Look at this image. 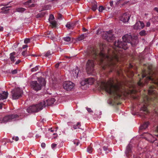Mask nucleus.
Listing matches in <instances>:
<instances>
[{
    "label": "nucleus",
    "instance_id": "obj_2",
    "mask_svg": "<svg viewBox=\"0 0 158 158\" xmlns=\"http://www.w3.org/2000/svg\"><path fill=\"white\" fill-rule=\"evenodd\" d=\"M145 84L148 85V90L144 91L145 93L143 96V102L145 105L141 108V110L144 112L145 114L148 113L147 106L150 104H152L156 107L158 102V78L153 75L150 68L149 71L146 70H142V78H139V81L135 85L132 86L133 89L131 90V94L136 93L139 91V88H141Z\"/></svg>",
    "mask_w": 158,
    "mask_h": 158
},
{
    "label": "nucleus",
    "instance_id": "obj_35",
    "mask_svg": "<svg viewBox=\"0 0 158 158\" xmlns=\"http://www.w3.org/2000/svg\"><path fill=\"white\" fill-rule=\"evenodd\" d=\"M22 54L23 56H27L29 55V54L27 53V52L25 51H23L22 52Z\"/></svg>",
    "mask_w": 158,
    "mask_h": 158
},
{
    "label": "nucleus",
    "instance_id": "obj_62",
    "mask_svg": "<svg viewBox=\"0 0 158 158\" xmlns=\"http://www.w3.org/2000/svg\"><path fill=\"white\" fill-rule=\"evenodd\" d=\"M117 73L118 75H119L120 74V73L119 71H118Z\"/></svg>",
    "mask_w": 158,
    "mask_h": 158
},
{
    "label": "nucleus",
    "instance_id": "obj_57",
    "mask_svg": "<svg viewBox=\"0 0 158 158\" xmlns=\"http://www.w3.org/2000/svg\"><path fill=\"white\" fill-rule=\"evenodd\" d=\"M10 2H9L7 4H2L1 6H6L9 5V3H10Z\"/></svg>",
    "mask_w": 158,
    "mask_h": 158
},
{
    "label": "nucleus",
    "instance_id": "obj_34",
    "mask_svg": "<svg viewBox=\"0 0 158 158\" xmlns=\"http://www.w3.org/2000/svg\"><path fill=\"white\" fill-rule=\"evenodd\" d=\"M63 39L64 41L68 42L71 40V38L68 36L64 38Z\"/></svg>",
    "mask_w": 158,
    "mask_h": 158
},
{
    "label": "nucleus",
    "instance_id": "obj_51",
    "mask_svg": "<svg viewBox=\"0 0 158 158\" xmlns=\"http://www.w3.org/2000/svg\"><path fill=\"white\" fill-rule=\"evenodd\" d=\"M87 110L88 112H92V110H91V108H87Z\"/></svg>",
    "mask_w": 158,
    "mask_h": 158
},
{
    "label": "nucleus",
    "instance_id": "obj_14",
    "mask_svg": "<svg viewBox=\"0 0 158 158\" xmlns=\"http://www.w3.org/2000/svg\"><path fill=\"white\" fill-rule=\"evenodd\" d=\"M35 0H29L27 2H25L23 3V5L26 6L27 8H31L34 7L35 6V4L32 3L31 4V3L34 2Z\"/></svg>",
    "mask_w": 158,
    "mask_h": 158
},
{
    "label": "nucleus",
    "instance_id": "obj_12",
    "mask_svg": "<svg viewBox=\"0 0 158 158\" xmlns=\"http://www.w3.org/2000/svg\"><path fill=\"white\" fill-rule=\"evenodd\" d=\"M132 147L131 144L130 143H129L127 147L125 153L127 157L129 158L132 156L131 148Z\"/></svg>",
    "mask_w": 158,
    "mask_h": 158
},
{
    "label": "nucleus",
    "instance_id": "obj_50",
    "mask_svg": "<svg viewBox=\"0 0 158 158\" xmlns=\"http://www.w3.org/2000/svg\"><path fill=\"white\" fill-rule=\"evenodd\" d=\"M41 146L43 148H44L45 146V144L44 143H42L41 144Z\"/></svg>",
    "mask_w": 158,
    "mask_h": 158
},
{
    "label": "nucleus",
    "instance_id": "obj_23",
    "mask_svg": "<svg viewBox=\"0 0 158 158\" xmlns=\"http://www.w3.org/2000/svg\"><path fill=\"white\" fill-rule=\"evenodd\" d=\"M97 3L95 2L93 5L92 7V9L93 11H94L97 9Z\"/></svg>",
    "mask_w": 158,
    "mask_h": 158
},
{
    "label": "nucleus",
    "instance_id": "obj_41",
    "mask_svg": "<svg viewBox=\"0 0 158 158\" xmlns=\"http://www.w3.org/2000/svg\"><path fill=\"white\" fill-rule=\"evenodd\" d=\"M104 10L103 7L102 6H100L99 7V11L100 12H102Z\"/></svg>",
    "mask_w": 158,
    "mask_h": 158
},
{
    "label": "nucleus",
    "instance_id": "obj_20",
    "mask_svg": "<svg viewBox=\"0 0 158 158\" xmlns=\"http://www.w3.org/2000/svg\"><path fill=\"white\" fill-rule=\"evenodd\" d=\"M149 124V123L148 122H144L143 124L140 126L139 129L141 130L143 129H145L148 127Z\"/></svg>",
    "mask_w": 158,
    "mask_h": 158
},
{
    "label": "nucleus",
    "instance_id": "obj_1",
    "mask_svg": "<svg viewBox=\"0 0 158 158\" xmlns=\"http://www.w3.org/2000/svg\"><path fill=\"white\" fill-rule=\"evenodd\" d=\"M123 41L118 40L114 42V48L111 55L105 54L102 51L100 52L99 50L92 49L89 53L90 56L97 61V63L101 66L103 70H105L107 67H109L112 70H114L116 65V62L119 61V58L121 56L120 53L118 51H120L118 49L122 48L126 50L128 48L127 43L130 44L133 47L135 46L138 43L137 40H133L132 37L127 34L125 35L122 37Z\"/></svg>",
    "mask_w": 158,
    "mask_h": 158
},
{
    "label": "nucleus",
    "instance_id": "obj_39",
    "mask_svg": "<svg viewBox=\"0 0 158 158\" xmlns=\"http://www.w3.org/2000/svg\"><path fill=\"white\" fill-rule=\"evenodd\" d=\"M30 39L29 38H27L25 39L24 43L25 44H27L30 42Z\"/></svg>",
    "mask_w": 158,
    "mask_h": 158
},
{
    "label": "nucleus",
    "instance_id": "obj_8",
    "mask_svg": "<svg viewBox=\"0 0 158 158\" xmlns=\"http://www.w3.org/2000/svg\"><path fill=\"white\" fill-rule=\"evenodd\" d=\"M23 93V91L20 88H15L11 91L12 98L13 99H17L21 97Z\"/></svg>",
    "mask_w": 158,
    "mask_h": 158
},
{
    "label": "nucleus",
    "instance_id": "obj_10",
    "mask_svg": "<svg viewBox=\"0 0 158 158\" xmlns=\"http://www.w3.org/2000/svg\"><path fill=\"white\" fill-rule=\"evenodd\" d=\"M112 33V32L111 31L106 32L103 35L104 38L109 42H110L112 40H113L114 37Z\"/></svg>",
    "mask_w": 158,
    "mask_h": 158
},
{
    "label": "nucleus",
    "instance_id": "obj_64",
    "mask_svg": "<svg viewBox=\"0 0 158 158\" xmlns=\"http://www.w3.org/2000/svg\"><path fill=\"white\" fill-rule=\"evenodd\" d=\"M156 130H157V132H158V126L157 127V128H156Z\"/></svg>",
    "mask_w": 158,
    "mask_h": 158
},
{
    "label": "nucleus",
    "instance_id": "obj_53",
    "mask_svg": "<svg viewBox=\"0 0 158 158\" xmlns=\"http://www.w3.org/2000/svg\"><path fill=\"white\" fill-rule=\"evenodd\" d=\"M154 10L158 12V8L155 7L154 8Z\"/></svg>",
    "mask_w": 158,
    "mask_h": 158
},
{
    "label": "nucleus",
    "instance_id": "obj_58",
    "mask_svg": "<svg viewBox=\"0 0 158 158\" xmlns=\"http://www.w3.org/2000/svg\"><path fill=\"white\" fill-rule=\"evenodd\" d=\"M110 5L111 6H112L113 5V1H111L110 3Z\"/></svg>",
    "mask_w": 158,
    "mask_h": 158
},
{
    "label": "nucleus",
    "instance_id": "obj_38",
    "mask_svg": "<svg viewBox=\"0 0 158 158\" xmlns=\"http://www.w3.org/2000/svg\"><path fill=\"white\" fill-rule=\"evenodd\" d=\"M86 79H85L84 81H82L81 82V84L82 85H84L87 84V81H86Z\"/></svg>",
    "mask_w": 158,
    "mask_h": 158
},
{
    "label": "nucleus",
    "instance_id": "obj_29",
    "mask_svg": "<svg viewBox=\"0 0 158 158\" xmlns=\"http://www.w3.org/2000/svg\"><path fill=\"white\" fill-rule=\"evenodd\" d=\"M93 148L90 146H89L87 148V152L89 153H92Z\"/></svg>",
    "mask_w": 158,
    "mask_h": 158
},
{
    "label": "nucleus",
    "instance_id": "obj_40",
    "mask_svg": "<svg viewBox=\"0 0 158 158\" xmlns=\"http://www.w3.org/2000/svg\"><path fill=\"white\" fill-rule=\"evenodd\" d=\"M74 143L75 144H76V145L78 146L79 145V144L80 143V142H79V140H76L74 141Z\"/></svg>",
    "mask_w": 158,
    "mask_h": 158
},
{
    "label": "nucleus",
    "instance_id": "obj_61",
    "mask_svg": "<svg viewBox=\"0 0 158 158\" xmlns=\"http://www.w3.org/2000/svg\"><path fill=\"white\" fill-rule=\"evenodd\" d=\"M40 136H39V135H36L35 136V137L36 138H38Z\"/></svg>",
    "mask_w": 158,
    "mask_h": 158
},
{
    "label": "nucleus",
    "instance_id": "obj_21",
    "mask_svg": "<svg viewBox=\"0 0 158 158\" xmlns=\"http://www.w3.org/2000/svg\"><path fill=\"white\" fill-rule=\"evenodd\" d=\"M26 9L23 7H19L16 9V10L17 11L22 13L24 12L26 10Z\"/></svg>",
    "mask_w": 158,
    "mask_h": 158
},
{
    "label": "nucleus",
    "instance_id": "obj_22",
    "mask_svg": "<svg viewBox=\"0 0 158 158\" xmlns=\"http://www.w3.org/2000/svg\"><path fill=\"white\" fill-rule=\"evenodd\" d=\"M103 149V150L105 152L106 154L108 153L110 151V149L108 148V146H104Z\"/></svg>",
    "mask_w": 158,
    "mask_h": 158
},
{
    "label": "nucleus",
    "instance_id": "obj_17",
    "mask_svg": "<svg viewBox=\"0 0 158 158\" xmlns=\"http://www.w3.org/2000/svg\"><path fill=\"white\" fill-rule=\"evenodd\" d=\"M79 72V70L77 67H76L72 71L73 76L75 78H77L78 77V74Z\"/></svg>",
    "mask_w": 158,
    "mask_h": 158
},
{
    "label": "nucleus",
    "instance_id": "obj_15",
    "mask_svg": "<svg viewBox=\"0 0 158 158\" xmlns=\"http://www.w3.org/2000/svg\"><path fill=\"white\" fill-rule=\"evenodd\" d=\"M8 96L7 92L0 91V100H3L7 98Z\"/></svg>",
    "mask_w": 158,
    "mask_h": 158
},
{
    "label": "nucleus",
    "instance_id": "obj_27",
    "mask_svg": "<svg viewBox=\"0 0 158 158\" xmlns=\"http://www.w3.org/2000/svg\"><path fill=\"white\" fill-rule=\"evenodd\" d=\"M51 8V6L50 5H47L44 6L43 7V10H47L50 9Z\"/></svg>",
    "mask_w": 158,
    "mask_h": 158
},
{
    "label": "nucleus",
    "instance_id": "obj_60",
    "mask_svg": "<svg viewBox=\"0 0 158 158\" xmlns=\"http://www.w3.org/2000/svg\"><path fill=\"white\" fill-rule=\"evenodd\" d=\"M49 130H50V131L52 132H54V130H53L52 128H51L50 129H49Z\"/></svg>",
    "mask_w": 158,
    "mask_h": 158
},
{
    "label": "nucleus",
    "instance_id": "obj_3",
    "mask_svg": "<svg viewBox=\"0 0 158 158\" xmlns=\"http://www.w3.org/2000/svg\"><path fill=\"white\" fill-rule=\"evenodd\" d=\"M100 86L102 89L108 93L114 100H118L122 96L120 87L117 85L114 84V80L111 78L107 81L103 80L101 81Z\"/></svg>",
    "mask_w": 158,
    "mask_h": 158
},
{
    "label": "nucleus",
    "instance_id": "obj_32",
    "mask_svg": "<svg viewBox=\"0 0 158 158\" xmlns=\"http://www.w3.org/2000/svg\"><path fill=\"white\" fill-rule=\"evenodd\" d=\"M52 52H51L50 51H48L45 54V56L46 57H49L52 54Z\"/></svg>",
    "mask_w": 158,
    "mask_h": 158
},
{
    "label": "nucleus",
    "instance_id": "obj_9",
    "mask_svg": "<svg viewBox=\"0 0 158 158\" xmlns=\"http://www.w3.org/2000/svg\"><path fill=\"white\" fill-rule=\"evenodd\" d=\"M74 85H75L73 83L69 81H65L63 85L64 89L67 91L72 90L73 89Z\"/></svg>",
    "mask_w": 158,
    "mask_h": 158
},
{
    "label": "nucleus",
    "instance_id": "obj_16",
    "mask_svg": "<svg viewBox=\"0 0 158 158\" xmlns=\"http://www.w3.org/2000/svg\"><path fill=\"white\" fill-rule=\"evenodd\" d=\"M55 101V100L54 98H49L46 100V102L45 101H43V102H45L46 103V106H50L54 103Z\"/></svg>",
    "mask_w": 158,
    "mask_h": 158
},
{
    "label": "nucleus",
    "instance_id": "obj_5",
    "mask_svg": "<svg viewBox=\"0 0 158 158\" xmlns=\"http://www.w3.org/2000/svg\"><path fill=\"white\" fill-rule=\"evenodd\" d=\"M45 102H41L38 104L30 106L27 109V111L29 113L38 112L45 107Z\"/></svg>",
    "mask_w": 158,
    "mask_h": 158
},
{
    "label": "nucleus",
    "instance_id": "obj_18",
    "mask_svg": "<svg viewBox=\"0 0 158 158\" xmlns=\"http://www.w3.org/2000/svg\"><path fill=\"white\" fill-rule=\"evenodd\" d=\"M86 81L87 84L92 85L95 81V79L94 77H89L86 79Z\"/></svg>",
    "mask_w": 158,
    "mask_h": 158
},
{
    "label": "nucleus",
    "instance_id": "obj_48",
    "mask_svg": "<svg viewBox=\"0 0 158 158\" xmlns=\"http://www.w3.org/2000/svg\"><path fill=\"white\" fill-rule=\"evenodd\" d=\"M21 62V60H18L15 62V64L16 65L18 64H19Z\"/></svg>",
    "mask_w": 158,
    "mask_h": 158
},
{
    "label": "nucleus",
    "instance_id": "obj_25",
    "mask_svg": "<svg viewBox=\"0 0 158 158\" xmlns=\"http://www.w3.org/2000/svg\"><path fill=\"white\" fill-rule=\"evenodd\" d=\"M81 126V123L78 122L76 125H74L73 128L74 129H76L77 128H80L79 127Z\"/></svg>",
    "mask_w": 158,
    "mask_h": 158
},
{
    "label": "nucleus",
    "instance_id": "obj_11",
    "mask_svg": "<svg viewBox=\"0 0 158 158\" xmlns=\"http://www.w3.org/2000/svg\"><path fill=\"white\" fill-rule=\"evenodd\" d=\"M144 26L145 25L143 23L139 21L137 22L134 26V28L136 30L140 29L143 28Z\"/></svg>",
    "mask_w": 158,
    "mask_h": 158
},
{
    "label": "nucleus",
    "instance_id": "obj_37",
    "mask_svg": "<svg viewBox=\"0 0 158 158\" xmlns=\"http://www.w3.org/2000/svg\"><path fill=\"white\" fill-rule=\"evenodd\" d=\"M11 7V6L3 7L1 8V10H4L5 11H8L9 10H7V9L9 7Z\"/></svg>",
    "mask_w": 158,
    "mask_h": 158
},
{
    "label": "nucleus",
    "instance_id": "obj_24",
    "mask_svg": "<svg viewBox=\"0 0 158 158\" xmlns=\"http://www.w3.org/2000/svg\"><path fill=\"white\" fill-rule=\"evenodd\" d=\"M50 23L53 27H56L57 25L56 22L55 20L50 21Z\"/></svg>",
    "mask_w": 158,
    "mask_h": 158
},
{
    "label": "nucleus",
    "instance_id": "obj_26",
    "mask_svg": "<svg viewBox=\"0 0 158 158\" xmlns=\"http://www.w3.org/2000/svg\"><path fill=\"white\" fill-rule=\"evenodd\" d=\"M66 27L67 28L69 29H73V28L71 26V24L70 23V22L68 23L66 25Z\"/></svg>",
    "mask_w": 158,
    "mask_h": 158
},
{
    "label": "nucleus",
    "instance_id": "obj_6",
    "mask_svg": "<svg viewBox=\"0 0 158 158\" xmlns=\"http://www.w3.org/2000/svg\"><path fill=\"white\" fill-rule=\"evenodd\" d=\"M21 118L20 116L17 114H13L7 115L5 116L2 120H0L1 123H6L7 122H10L16 119H19Z\"/></svg>",
    "mask_w": 158,
    "mask_h": 158
},
{
    "label": "nucleus",
    "instance_id": "obj_63",
    "mask_svg": "<svg viewBox=\"0 0 158 158\" xmlns=\"http://www.w3.org/2000/svg\"><path fill=\"white\" fill-rule=\"evenodd\" d=\"M155 112H156V114H157V113H158V111H157L156 110V109H155Z\"/></svg>",
    "mask_w": 158,
    "mask_h": 158
},
{
    "label": "nucleus",
    "instance_id": "obj_13",
    "mask_svg": "<svg viewBox=\"0 0 158 158\" xmlns=\"http://www.w3.org/2000/svg\"><path fill=\"white\" fill-rule=\"evenodd\" d=\"M130 18L129 15H127V13H125L120 16V19L122 21H123L124 23H125L128 21Z\"/></svg>",
    "mask_w": 158,
    "mask_h": 158
},
{
    "label": "nucleus",
    "instance_id": "obj_19",
    "mask_svg": "<svg viewBox=\"0 0 158 158\" xmlns=\"http://www.w3.org/2000/svg\"><path fill=\"white\" fill-rule=\"evenodd\" d=\"M15 52L11 53L10 54V59L12 62L11 64L13 63L16 60L15 59Z\"/></svg>",
    "mask_w": 158,
    "mask_h": 158
},
{
    "label": "nucleus",
    "instance_id": "obj_45",
    "mask_svg": "<svg viewBox=\"0 0 158 158\" xmlns=\"http://www.w3.org/2000/svg\"><path fill=\"white\" fill-rule=\"evenodd\" d=\"M56 145H57V144H56L53 143L52 144L51 147H52V148H53L56 147Z\"/></svg>",
    "mask_w": 158,
    "mask_h": 158
},
{
    "label": "nucleus",
    "instance_id": "obj_55",
    "mask_svg": "<svg viewBox=\"0 0 158 158\" xmlns=\"http://www.w3.org/2000/svg\"><path fill=\"white\" fill-rule=\"evenodd\" d=\"M28 46L27 45H24L23 46V48L24 49L27 47Z\"/></svg>",
    "mask_w": 158,
    "mask_h": 158
},
{
    "label": "nucleus",
    "instance_id": "obj_33",
    "mask_svg": "<svg viewBox=\"0 0 158 158\" xmlns=\"http://www.w3.org/2000/svg\"><path fill=\"white\" fill-rule=\"evenodd\" d=\"M47 37L49 38H50L52 40H53L55 38L54 35L52 33H51L50 35H49L47 36Z\"/></svg>",
    "mask_w": 158,
    "mask_h": 158
},
{
    "label": "nucleus",
    "instance_id": "obj_47",
    "mask_svg": "<svg viewBox=\"0 0 158 158\" xmlns=\"http://www.w3.org/2000/svg\"><path fill=\"white\" fill-rule=\"evenodd\" d=\"M62 15L60 14H59L58 16V18L59 19H60L61 18Z\"/></svg>",
    "mask_w": 158,
    "mask_h": 158
},
{
    "label": "nucleus",
    "instance_id": "obj_7",
    "mask_svg": "<svg viewBox=\"0 0 158 158\" xmlns=\"http://www.w3.org/2000/svg\"><path fill=\"white\" fill-rule=\"evenodd\" d=\"M94 64L92 60H89L86 64V69L88 74H93L94 70Z\"/></svg>",
    "mask_w": 158,
    "mask_h": 158
},
{
    "label": "nucleus",
    "instance_id": "obj_31",
    "mask_svg": "<svg viewBox=\"0 0 158 158\" xmlns=\"http://www.w3.org/2000/svg\"><path fill=\"white\" fill-rule=\"evenodd\" d=\"M85 38V35L84 34H82L80 35L77 39V40L79 41L81 40L84 39Z\"/></svg>",
    "mask_w": 158,
    "mask_h": 158
},
{
    "label": "nucleus",
    "instance_id": "obj_28",
    "mask_svg": "<svg viewBox=\"0 0 158 158\" xmlns=\"http://www.w3.org/2000/svg\"><path fill=\"white\" fill-rule=\"evenodd\" d=\"M39 69V66H36L35 67L31 69V71L32 72H35L38 70Z\"/></svg>",
    "mask_w": 158,
    "mask_h": 158
},
{
    "label": "nucleus",
    "instance_id": "obj_52",
    "mask_svg": "<svg viewBox=\"0 0 158 158\" xmlns=\"http://www.w3.org/2000/svg\"><path fill=\"white\" fill-rule=\"evenodd\" d=\"M59 64H60V63H57V64H56L55 65V67L56 68H58L59 67Z\"/></svg>",
    "mask_w": 158,
    "mask_h": 158
},
{
    "label": "nucleus",
    "instance_id": "obj_46",
    "mask_svg": "<svg viewBox=\"0 0 158 158\" xmlns=\"http://www.w3.org/2000/svg\"><path fill=\"white\" fill-rule=\"evenodd\" d=\"M52 33V32L51 31H48L45 34V35H47L48 36Z\"/></svg>",
    "mask_w": 158,
    "mask_h": 158
},
{
    "label": "nucleus",
    "instance_id": "obj_49",
    "mask_svg": "<svg viewBox=\"0 0 158 158\" xmlns=\"http://www.w3.org/2000/svg\"><path fill=\"white\" fill-rule=\"evenodd\" d=\"M150 25V23L149 22H147L146 23V26L147 27H149Z\"/></svg>",
    "mask_w": 158,
    "mask_h": 158
},
{
    "label": "nucleus",
    "instance_id": "obj_30",
    "mask_svg": "<svg viewBox=\"0 0 158 158\" xmlns=\"http://www.w3.org/2000/svg\"><path fill=\"white\" fill-rule=\"evenodd\" d=\"M139 34L141 36L145 35L146 34V31L144 30H142L139 33Z\"/></svg>",
    "mask_w": 158,
    "mask_h": 158
},
{
    "label": "nucleus",
    "instance_id": "obj_42",
    "mask_svg": "<svg viewBox=\"0 0 158 158\" xmlns=\"http://www.w3.org/2000/svg\"><path fill=\"white\" fill-rule=\"evenodd\" d=\"M17 73V69H15L11 71V73L13 74H14Z\"/></svg>",
    "mask_w": 158,
    "mask_h": 158
},
{
    "label": "nucleus",
    "instance_id": "obj_4",
    "mask_svg": "<svg viewBox=\"0 0 158 158\" xmlns=\"http://www.w3.org/2000/svg\"><path fill=\"white\" fill-rule=\"evenodd\" d=\"M31 84L33 89L37 91L40 90L42 87L45 85L46 82L43 78L39 77L38 79V81H32Z\"/></svg>",
    "mask_w": 158,
    "mask_h": 158
},
{
    "label": "nucleus",
    "instance_id": "obj_54",
    "mask_svg": "<svg viewBox=\"0 0 158 158\" xmlns=\"http://www.w3.org/2000/svg\"><path fill=\"white\" fill-rule=\"evenodd\" d=\"M3 30V28L2 27L0 26V31H2Z\"/></svg>",
    "mask_w": 158,
    "mask_h": 158
},
{
    "label": "nucleus",
    "instance_id": "obj_43",
    "mask_svg": "<svg viewBox=\"0 0 158 158\" xmlns=\"http://www.w3.org/2000/svg\"><path fill=\"white\" fill-rule=\"evenodd\" d=\"M70 24H71V26H72V27L73 28L74 26L76 25V23L75 22H74V23H70Z\"/></svg>",
    "mask_w": 158,
    "mask_h": 158
},
{
    "label": "nucleus",
    "instance_id": "obj_56",
    "mask_svg": "<svg viewBox=\"0 0 158 158\" xmlns=\"http://www.w3.org/2000/svg\"><path fill=\"white\" fill-rule=\"evenodd\" d=\"M82 30H83V31H84V32H86L87 31V29H85V28H83V29H82Z\"/></svg>",
    "mask_w": 158,
    "mask_h": 158
},
{
    "label": "nucleus",
    "instance_id": "obj_59",
    "mask_svg": "<svg viewBox=\"0 0 158 158\" xmlns=\"http://www.w3.org/2000/svg\"><path fill=\"white\" fill-rule=\"evenodd\" d=\"M2 105H3V104H2V103L0 104V109H2Z\"/></svg>",
    "mask_w": 158,
    "mask_h": 158
},
{
    "label": "nucleus",
    "instance_id": "obj_44",
    "mask_svg": "<svg viewBox=\"0 0 158 158\" xmlns=\"http://www.w3.org/2000/svg\"><path fill=\"white\" fill-rule=\"evenodd\" d=\"M12 139L17 141L19 140V138L18 137H13Z\"/></svg>",
    "mask_w": 158,
    "mask_h": 158
},
{
    "label": "nucleus",
    "instance_id": "obj_36",
    "mask_svg": "<svg viewBox=\"0 0 158 158\" xmlns=\"http://www.w3.org/2000/svg\"><path fill=\"white\" fill-rule=\"evenodd\" d=\"M54 19V17L53 15L52 14L50 15L49 18V22L50 21H52V20H53Z\"/></svg>",
    "mask_w": 158,
    "mask_h": 158
}]
</instances>
